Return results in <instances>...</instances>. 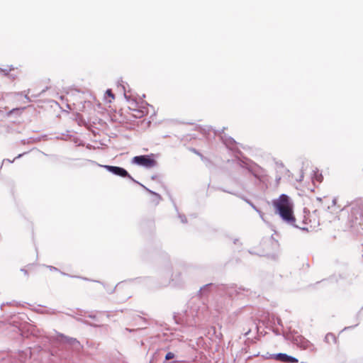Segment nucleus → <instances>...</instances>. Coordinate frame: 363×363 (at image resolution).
I'll use <instances>...</instances> for the list:
<instances>
[{
	"label": "nucleus",
	"mask_w": 363,
	"mask_h": 363,
	"mask_svg": "<svg viewBox=\"0 0 363 363\" xmlns=\"http://www.w3.org/2000/svg\"><path fill=\"white\" fill-rule=\"evenodd\" d=\"M275 213L288 223L294 224L296 218L294 215V204L286 194H281L272 202Z\"/></svg>",
	"instance_id": "1"
},
{
	"label": "nucleus",
	"mask_w": 363,
	"mask_h": 363,
	"mask_svg": "<svg viewBox=\"0 0 363 363\" xmlns=\"http://www.w3.org/2000/svg\"><path fill=\"white\" fill-rule=\"evenodd\" d=\"M132 162L146 168H152L157 164L154 159V155L135 156L132 159Z\"/></svg>",
	"instance_id": "2"
},
{
	"label": "nucleus",
	"mask_w": 363,
	"mask_h": 363,
	"mask_svg": "<svg viewBox=\"0 0 363 363\" xmlns=\"http://www.w3.org/2000/svg\"><path fill=\"white\" fill-rule=\"evenodd\" d=\"M104 167L111 173L120 176L121 177H131L128 172L122 167L110 165H106L104 166Z\"/></svg>",
	"instance_id": "3"
},
{
	"label": "nucleus",
	"mask_w": 363,
	"mask_h": 363,
	"mask_svg": "<svg viewBox=\"0 0 363 363\" xmlns=\"http://www.w3.org/2000/svg\"><path fill=\"white\" fill-rule=\"evenodd\" d=\"M274 359L275 360L285 363H298V362L296 358L284 353H279L275 354Z\"/></svg>",
	"instance_id": "4"
},
{
	"label": "nucleus",
	"mask_w": 363,
	"mask_h": 363,
	"mask_svg": "<svg viewBox=\"0 0 363 363\" xmlns=\"http://www.w3.org/2000/svg\"><path fill=\"white\" fill-rule=\"evenodd\" d=\"M313 179L320 183L323 179V177L321 173L315 172L314 173Z\"/></svg>",
	"instance_id": "5"
},
{
	"label": "nucleus",
	"mask_w": 363,
	"mask_h": 363,
	"mask_svg": "<svg viewBox=\"0 0 363 363\" xmlns=\"http://www.w3.org/2000/svg\"><path fill=\"white\" fill-rule=\"evenodd\" d=\"M106 95L111 98V99H109V101H108L109 102H111V101L113 99H114V98H115V96H114V94H113V92H112V91L111 89H108L106 91Z\"/></svg>",
	"instance_id": "6"
},
{
	"label": "nucleus",
	"mask_w": 363,
	"mask_h": 363,
	"mask_svg": "<svg viewBox=\"0 0 363 363\" xmlns=\"http://www.w3.org/2000/svg\"><path fill=\"white\" fill-rule=\"evenodd\" d=\"M174 357V353H172V352H167V354H166V356H165V359H166L167 360L172 359H173Z\"/></svg>",
	"instance_id": "7"
},
{
	"label": "nucleus",
	"mask_w": 363,
	"mask_h": 363,
	"mask_svg": "<svg viewBox=\"0 0 363 363\" xmlns=\"http://www.w3.org/2000/svg\"><path fill=\"white\" fill-rule=\"evenodd\" d=\"M21 156H22V155H21V154H20V155H18L16 157V158H19V157H21Z\"/></svg>",
	"instance_id": "8"
}]
</instances>
